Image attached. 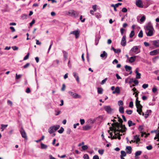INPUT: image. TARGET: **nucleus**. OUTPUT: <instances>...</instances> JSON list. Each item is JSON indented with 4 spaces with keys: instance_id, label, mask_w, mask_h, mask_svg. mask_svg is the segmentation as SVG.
Returning <instances> with one entry per match:
<instances>
[{
    "instance_id": "ea45409f",
    "label": "nucleus",
    "mask_w": 159,
    "mask_h": 159,
    "mask_svg": "<svg viewBox=\"0 0 159 159\" xmlns=\"http://www.w3.org/2000/svg\"><path fill=\"white\" fill-rule=\"evenodd\" d=\"M30 65L29 63H27L25 65L22 67V68L24 69H25L27 68Z\"/></svg>"
},
{
    "instance_id": "de8ad7c7",
    "label": "nucleus",
    "mask_w": 159,
    "mask_h": 159,
    "mask_svg": "<svg viewBox=\"0 0 159 159\" xmlns=\"http://www.w3.org/2000/svg\"><path fill=\"white\" fill-rule=\"evenodd\" d=\"M145 17L144 16H142L141 17V18L140 19V21L141 22H143L145 20Z\"/></svg>"
},
{
    "instance_id": "ddd939ff",
    "label": "nucleus",
    "mask_w": 159,
    "mask_h": 159,
    "mask_svg": "<svg viewBox=\"0 0 159 159\" xmlns=\"http://www.w3.org/2000/svg\"><path fill=\"white\" fill-rule=\"evenodd\" d=\"M126 152L124 151H121L120 152L121 155L120 157L121 159H125L124 157L126 156Z\"/></svg>"
},
{
    "instance_id": "8fccbe9b",
    "label": "nucleus",
    "mask_w": 159,
    "mask_h": 159,
    "mask_svg": "<svg viewBox=\"0 0 159 159\" xmlns=\"http://www.w3.org/2000/svg\"><path fill=\"white\" fill-rule=\"evenodd\" d=\"M83 158L84 159H89V156L87 154H85L83 156Z\"/></svg>"
},
{
    "instance_id": "c756f323",
    "label": "nucleus",
    "mask_w": 159,
    "mask_h": 159,
    "mask_svg": "<svg viewBox=\"0 0 159 159\" xmlns=\"http://www.w3.org/2000/svg\"><path fill=\"white\" fill-rule=\"evenodd\" d=\"M128 123L129 127H130L133 125H135V123H133L132 121L131 120H129Z\"/></svg>"
},
{
    "instance_id": "680f3d73",
    "label": "nucleus",
    "mask_w": 159,
    "mask_h": 159,
    "mask_svg": "<svg viewBox=\"0 0 159 159\" xmlns=\"http://www.w3.org/2000/svg\"><path fill=\"white\" fill-rule=\"evenodd\" d=\"M97 6L96 5H94L93 6L92 8L93 9V10L94 11H95L97 10Z\"/></svg>"
},
{
    "instance_id": "c03bdc74",
    "label": "nucleus",
    "mask_w": 159,
    "mask_h": 159,
    "mask_svg": "<svg viewBox=\"0 0 159 159\" xmlns=\"http://www.w3.org/2000/svg\"><path fill=\"white\" fill-rule=\"evenodd\" d=\"M88 148V147L87 145H85L83 146L82 147V148L83 150H85L86 149H87Z\"/></svg>"
},
{
    "instance_id": "052dcab7",
    "label": "nucleus",
    "mask_w": 159,
    "mask_h": 159,
    "mask_svg": "<svg viewBox=\"0 0 159 159\" xmlns=\"http://www.w3.org/2000/svg\"><path fill=\"white\" fill-rule=\"evenodd\" d=\"M157 89L155 87H154L152 89V91L154 93H155V92H156V91H157Z\"/></svg>"
},
{
    "instance_id": "9d476101",
    "label": "nucleus",
    "mask_w": 159,
    "mask_h": 159,
    "mask_svg": "<svg viewBox=\"0 0 159 159\" xmlns=\"http://www.w3.org/2000/svg\"><path fill=\"white\" fill-rule=\"evenodd\" d=\"M126 37L125 35L123 36L121 42V44L123 46H125L126 44Z\"/></svg>"
},
{
    "instance_id": "4c0bfd02",
    "label": "nucleus",
    "mask_w": 159,
    "mask_h": 159,
    "mask_svg": "<svg viewBox=\"0 0 159 159\" xmlns=\"http://www.w3.org/2000/svg\"><path fill=\"white\" fill-rule=\"evenodd\" d=\"M64 131V129L62 127H61L59 130L58 131V132L60 134H62Z\"/></svg>"
},
{
    "instance_id": "2f4dec72",
    "label": "nucleus",
    "mask_w": 159,
    "mask_h": 159,
    "mask_svg": "<svg viewBox=\"0 0 159 159\" xmlns=\"http://www.w3.org/2000/svg\"><path fill=\"white\" fill-rule=\"evenodd\" d=\"M54 129V131H56L58 129H59L60 127V126L58 125H53L52 126Z\"/></svg>"
},
{
    "instance_id": "7c9ffc66",
    "label": "nucleus",
    "mask_w": 159,
    "mask_h": 159,
    "mask_svg": "<svg viewBox=\"0 0 159 159\" xmlns=\"http://www.w3.org/2000/svg\"><path fill=\"white\" fill-rule=\"evenodd\" d=\"M1 126V129H2V131H3L8 126V125L2 124Z\"/></svg>"
},
{
    "instance_id": "864d4df0",
    "label": "nucleus",
    "mask_w": 159,
    "mask_h": 159,
    "mask_svg": "<svg viewBox=\"0 0 159 159\" xmlns=\"http://www.w3.org/2000/svg\"><path fill=\"white\" fill-rule=\"evenodd\" d=\"M148 87V84H144L142 85V87L144 89L147 88Z\"/></svg>"
},
{
    "instance_id": "37998d69",
    "label": "nucleus",
    "mask_w": 159,
    "mask_h": 159,
    "mask_svg": "<svg viewBox=\"0 0 159 159\" xmlns=\"http://www.w3.org/2000/svg\"><path fill=\"white\" fill-rule=\"evenodd\" d=\"M138 129L139 131L142 133V131L143 129V125H140L138 128Z\"/></svg>"
},
{
    "instance_id": "774afa93",
    "label": "nucleus",
    "mask_w": 159,
    "mask_h": 159,
    "mask_svg": "<svg viewBox=\"0 0 159 159\" xmlns=\"http://www.w3.org/2000/svg\"><path fill=\"white\" fill-rule=\"evenodd\" d=\"M93 159H99V158L98 156L97 155H95L93 156Z\"/></svg>"
},
{
    "instance_id": "4be33fe9",
    "label": "nucleus",
    "mask_w": 159,
    "mask_h": 159,
    "mask_svg": "<svg viewBox=\"0 0 159 159\" xmlns=\"http://www.w3.org/2000/svg\"><path fill=\"white\" fill-rule=\"evenodd\" d=\"M107 53L105 51H103V53L100 55V57H101L104 58L105 57V58H107Z\"/></svg>"
},
{
    "instance_id": "f3484780",
    "label": "nucleus",
    "mask_w": 159,
    "mask_h": 159,
    "mask_svg": "<svg viewBox=\"0 0 159 159\" xmlns=\"http://www.w3.org/2000/svg\"><path fill=\"white\" fill-rule=\"evenodd\" d=\"M153 44L156 47H159V40H154L153 41Z\"/></svg>"
},
{
    "instance_id": "0eeeda50",
    "label": "nucleus",
    "mask_w": 159,
    "mask_h": 159,
    "mask_svg": "<svg viewBox=\"0 0 159 159\" xmlns=\"http://www.w3.org/2000/svg\"><path fill=\"white\" fill-rule=\"evenodd\" d=\"M80 33V31L79 29H77L76 30H75L71 32L70 34L75 35V38L77 39L79 37Z\"/></svg>"
},
{
    "instance_id": "aec40b11",
    "label": "nucleus",
    "mask_w": 159,
    "mask_h": 159,
    "mask_svg": "<svg viewBox=\"0 0 159 159\" xmlns=\"http://www.w3.org/2000/svg\"><path fill=\"white\" fill-rule=\"evenodd\" d=\"M91 128V126L88 125H85L83 127V130L85 131L89 130Z\"/></svg>"
},
{
    "instance_id": "bf43d9fd",
    "label": "nucleus",
    "mask_w": 159,
    "mask_h": 159,
    "mask_svg": "<svg viewBox=\"0 0 159 159\" xmlns=\"http://www.w3.org/2000/svg\"><path fill=\"white\" fill-rule=\"evenodd\" d=\"M83 19L82 16V15H81L80 17V19L81 20V22H84V21L85 20V18H84L83 19Z\"/></svg>"
},
{
    "instance_id": "f8f14e48",
    "label": "nucleus",
    "mask_w": 159,
    "mask_h": 159,
    "mask_svg": "<svg viewBox=\"0 0 159 159\" xmlns=\"http://www.w3.org/2000/svg\"><path fill=\"white\" fill-rule=\"evenodd\" d=\"M159 53V49H157L151 51L150 53L151 55H154L157 54Z\"/></svg>"
},
{
    "instance_id": "13d9d810",
    "label": "nucleus",
    "mask_w": 159,
    "mask_h": 159,
    "mask_svg": "<svg viewBox=\"0 0 159 159\" xmlns=\"http://www.w3.org/2000/svg\"><path fill=\"white\" fill-rule=\"evenodd\" d=\"M25 92L27 93H29L30 92V90L29 88L28 87L26 88L25 90Z\"/></svg>"
},
{
    "instance_id": "9b49d317",
    "label": "nucleus",
    "mask_w": 159,
    "mask_h": 159,
    "mask_svg": "<svg viewBox=\"0 0 159 159\" xmlns=\"http://www.w3.org/2000/svg\"><path fill=\"white\" fill-rule=\"evenodd\" d=\"M69 13L70 15L71 16H77L78 15L79 13L76 11L73 10L69 12Z\"/></svg>"
},
{
    "instance_id": "e2e57ef3",
    "label": "nucleus",
    "mask_w": 159,
    "mask_h": 159,
    "mask_svg": "<svg viewBox=\"0 0 159 159\" xmlns=\"http://www.w3.org/2000/svg\"><path fill=\"white\" fill-rule=\"evenodd\" d=\"M133 106V102L132 101H131L129 102V107H130L132 108Z\"/></svg>"
},
{
    "instance_id": "58836bf2",
    "label": "nucleus",
    "mask_w": 159,
    "mask_h": 159,
    "mask_svg": "<svg viewBox=\"0 0 159 159\" xmlns=\"http://www.w3.org/2000/svg\"><path fill=\"white\" fill-rule=\"evenodd\" d=\"M118 121L120 123H119L120 124V125L122 124L123 121L122 119L119 116H118Z\"/></svg>"
},
{
    "instance_id": "a19ab883",
    "label": "nucleus",
    "mask_w": 159,
    "mask_h": 159,
    "mask_svg": "<svg viewBox=\"0 0 159 159\" xmlns=\"http://www.w3.org/2000/svg\"><path fill=\"white\" fill-rule=\"evenodd\" d=\"M125 112L128 114L130 115L132 113L133 111L131 110H127Z\"/></svg>"
},
{
    "instance_id": "423d86ee",
    "label": "nucleus",
    "mask_w": 159,
    "mask_h": 159,
    "mask_svg": "<svg viewBox=\"0 0 159 159\" xmlns=\"http://www.w3.org/2000/svg\"><path fill=\"white\" fill-rule=\"evenodd\" d=\"M135 104L136 106L137 109H139L142 111L143 106L140 104V101H139L137 99H136Z\"/></svg>"
},
{
    "instance_id": "6e6d98bb",
    "label": "nucleus",
    "mask_w": 159,
    "mask_h": 159,
    "mask_svg": "<svg viewBox=\"0 0 159 159\" xmlns=\"http://www.w3.org/2000/svg\"><path fill=\"white\" fill-rule=\"evenodd\" d=\"M80 124L81 125H83L85 123V120L83 119H80Z\"/></svg>"
},
{
    "instance_id": "a878e982",
    "label": "nucleus",
    "mask_w": 159,
    "mask_h": 159,
    "mask_svg": "<svg viewBox=\"0 0 159 159\" xmlns=\"http://www.w3.org/2000/svg\"><path fill=\"white\" fill-rule=\"evenodd\" d=\"M142 153V152L140 151H137L135 153V159H137L138 158V157H137V156H139Z\"/></svg>"
},
{
    "instance_id": "dca6fc26",
    "label": "nucleus",
    "mask_w": 159,
    "mask_h": 159,
    "mask_svg": "<svg viewBox=\"0 0 159 159\" xmlns=\"http://www.w3.org/2000/svg\"><path fill=\"white\" fill-rule=\"evenodd\" d=\"M138 68H137L135 70V72L136 74V79H140L141 78V74L140 73H139L138 71Z\"/></svg>"
},
{
    "instance_id": "473e14b6",
    "label": "nucleus",
    "mask_w": 159,
    "mask_h": 159,
    "mask_svg": "<svg viewBox=\"0 0 159 159\" xmlns=\"http://www.w3.org/2000/svg\"><path fill=\"white\" fill-rule=\"evenodd\" d=\"M100 38L99 37H96L95 39V44L96 45H97L99 42V41Z\"/></svg>"
},
{
    "instance_id": "412c9836",
    "label": "nucleus",
    "mask_w": 159,
    "mask_h": 159,
    "mask_svg": "<svg viewBox=\"0 0 159 159\" xmlns=\"http://www.w3.org/2000/svg\"><path fill=\"white\" fill-rule=\"evenodd\" d=\"M48 131L50 134H52L55 131L54 130V128L52 126H51L48 129Z\"/></svg>"
},
{
    "instance_id": "3c124183",
    "label": "nucleus",
    "mask_w": 159,
    "mask_h": 159,
    "mask_svg": "<svg viewBox=\"0 0 159 159\" xmlns=\"http://www.w3.org/2000/svg\"><path fill=\"white\" fill-rule=\"evenodd\" d=\"M146 148L148 150H151L152 149V147L151 145H149L147 146Z\"/></svg>"
},
{
    "instance_id": "6e6552de",
    "label": "nucleus",
    "mask_w": 159,
    "mask_h": 159,
    "mask_svg": "<svg viewBox=\"0 0 159 159\" xmlns=\"http://www.w3.org/2000/svg\"><path fill=\"white\" fill-rule=\"evenodd\" d=\"M136 5L139 8H143V5L141 0H138L136 2Z\"/></svg>"
},
{
    "instance_id": "f704fd0d",
    "label": "nucleus",
    "mask_w": 159,
    "mask_h": 159,
    "mask_svg": "<svg viewBox=\"0 0 159 159\" xmlns=\"http://www.w3.org/2000/svg\"><path fill=\"white\" fill-rule=\"evenodd\" d=\"M138 36L140 38H142L143 37V32L142 30H141L138 34Z\"/></svg>"
},
{
    "instance_id": "09e8293b",
    "label": "nucleus",
    "mask_w": 159,
    "mask_h": 159,
    "mask_svg": "<svg viewBox=\"0 0 159 159\" xmlns=\"http://www.w3.org/2000/svg\"><path fill=\"white\" fill-rule=\"evenodd\" d=\"M44 135H43L42 136V138L40 139H39L38 140H36L35 141L38 143L40 141H41L42 140H43V139H44Z\"/></svg>"
},
{
    "instance_id": "5701e85b",
    "label": "nucleus",
    "mask_w": 159,
    "mask_h": 159,
    "mask_svg": "<svg viewBox=\"0 0 159 159\" xmlns=\"http://www.w3.org/2000/svg\"><path fill=\"white\" fill-rule=\"evenodd\" d=\"M73 74L75 78L76 81L79 82V78L77 73L75 72H74L73 73Z\"/></svg>"
},
{
    "instance_id": "393cba45",
    "label": "nucleus",
    "mask_w": 159,
    "mask_h": 159,
    "mask_svg": "<svg viewBox=\"0 0 159 159\" xmlns=\"http://www.w3.org/2000/svg\"><path fill=\"white\" fill-rule=\"evenodd\" d=\"M98 93V94H102L103 91V89L102 88L98 87L97 88Z\"/></svg>"
},
{
    "instance_id": "4468645a",
    "label": "nucleus",
    "mask_w": 159,
    "mask_h": 159,
    "mask_svg": "<svg viewBox=\"0 0 159 159\" xmlns=\"http://www.w3.org/2000/svg\"><path fill=\"white\" fill-rule=\"evenodd\" d=\"M120 93V88L119 87H117L116 88L115 90L113 91L112 92L113 94H115V93H117V94H119Z\"/></svg>"
},
{
    "instance_id": "20e7f679",
    "label": "nucleus",
    "mask_w": 159,
    "mask_h": 159,
    "mask_svg": "<svg viewBox=\"0 0 159 159\" xmlns=\"http://www.w3.org/2000/svg\"><path fill=\"white\" fill-rule=\"evenodd\" d=\"M69 93L74 98H81V96L80 95L76 93H73L71 91H69Z\"/></svg>"
},
{
    "instance_id": "c9c22d12",
    "label": "nucleus",
    "mask_w": 159,
    "mask_h": 159,
    "mask_svg": "<svg viewBox=\"0 0 159 159\" xmlns=\"http://www.w3.org/2000/svg\"><path fill=\"white\" fill-rule=\"evenodd\" d=\"M134 35V30L131 31L130 34H129V37L130 38H132L133 36Z\"/></svg>"
},
{
    "instance_id": "a18cd8bd",
    "label": "nucleus",
    "mask_w": 159,
    "mask_h": 159,
    "mask_svg": "<svg viewBox=\"0 0 159 159\" xmlns=\"http://www.w3.org/2000/svg\"><path fill=\"white\" fill-rule=\"evenodd\" d=\"M29 53H28V54H27V55H26L25 56V57L24 58L23 60H27L29 58Z\"/></svg>"
},
{
    "instance_id": "79ce46f5",
    "label": "nucleus",
    "mask_w": 159,
    "mask_h": 159,
    "mask_svg": "<svg viewBox=\"0 0 159 159\" xmlns=\"http://www.w3.org/2000/svg\"><path fill=\"white\" fill-rule=\"evenodd\" d=\"M22 76V75H18L17 74H16V80H18L20 79L21 76Z\"/></svg>"
},
{
    "instance_id": "603ef678",
    "label": "nucleus",
    "mask_w": 159,
    "mask_h": 159,
    "mask_svg": "<svg viewBox=\"0 0 159 159\" xmlns=\"http://www.w3.org/2000/svg\"><path fill=\"white\" fill-rule=\"evenodd\" d=\"M123 104V102L122 101L120 100L118 101V105L120 106V105H122Z\"/></svg>"
},
{
    "instance_id": "338daca9",
    "label": "nucleus",
    "mask_w": 159,
    "mask_h": 159,
    "mask_svg": "<svg viewBox=\"0 0 159 159\" xmlns=\"http://www.w3.org/2000/svg\"><path fill=\"white\" fill-rule=\"evenodd\" d=\"M10 29L11 30L12 32H14L15 31V30L13 27L11 26L10 27Z\"/></svg>"
},
{
    "instance_id": "f257e3e1",
    "label": "nucleus",
    "mask_w": 159,
    "mask_h": 159,
    "mask_svg": "<svg viewBox=\"0 0 159 159\" xmlns=\"http://www.w3.org/2000/svg\"><path fill=\"white\" fill-rule=\"evenodd\" d=\"M111 125L113 128H112V129H110L112 131L113 130L114 133L116 134V132L123 133L125 132L127 129L125 125H123V124L120 125L118 122L112 123L111 124ZM111 128H112L110 127V129Z\"/></svg>"
},
{
    "instance_id": "69168bd1",
    "label": "nucleus",
    "mask_w": 159,
    "mask_h": 159,
    "mask_svg": "<svg viewBox=\"0 0 159 159\" xmlns=\"http://www.w3.org/2000/svg\"><path fill=\"white\" fill-rule=\"evenodd\" d=\"M134 83L135 85H137L139 84V81L137 80H135L134 81Z\"/></svg>"
},
{
    "instance_id": "7ed1b4c3",
    "label": "nucleus",
    "mask_w": 159,
    "mask_h": 159,
    "mask_svg": "<svg viewBox=\"0 0 159 159\" xmlns=\"http://www.w3.org/2000/svg\"><path fill=\"white\" fill-rule=\"evenodd\" d=\"M139 47H140L139 46H134L131 49L130 51L134 52L136 54L139 53L141 51Z\"/></svg>"
},
{
    "instance_id": "f03ea898",
    "label": "nucleus",
    "mask_w": 159,
    "mask_h": 159,
    "mask_svg": "<svg viewBox=\"0 0 159 159\" xmlns=\"http://www.w3.org/2000/svg\"><path fill=\"white\" fill-rule=\"evenodd\" d=\"M146 33L148 36H151L153 34V31L154 30L152 25L151 22H149L145 29Z\"/></svg>"
},
{
    "instance_id": "e433bc0d",
    "label": "nucleus",
    "mask_w": 159,
    "mask_h": 159,
    "mask_svg": "<svg viewBox=\"0 0 159 159\" xmlns=\"http://www.w3.org/2000/svg\"><path fill=\"white\" fill-rule=\"evenodd\" d=\"M98 152L100 154L102 155L104 153V150L103 149H99L98 150Z\"/></svg>"
},
{
    "instance_id": "cd10ccee",
    "label": "nucleus",
    "mask_w": 159,
    "mask_h": 159,
    "mask_svg": "<svg viewBox=\"0 0 159 159\" xmlns=\"http://www.w3.org/2000/svg\"><path fill=\"white\" fill-rule=\"evenodd\" d=\"M119 111L121 114L124 113V108L122 106H120L119 108Z\"/></svg>"
},
{
    "instance_id": "b1692460",
    "label": "nucleus",
    "mask_w": 159,
    "mask_h": 159,
    "mask_svg": "<svg viewBox=\"0 0 159 159\" xmlns=\"http://www.w3.org/2000/svg\"><path fill=\"white\" fill-rule=\"evenodd\" d=\"M125 68L126 71L128 72H129L132 69V67L131 66L127 65L125 66Z\"/></svg>"
},
{
    "instance_id": "1a4fd4ad",
    "label": "nucleus",
    "mask_w": 159,
    "mask_h": 159,
    "mask_svg": "<svg viewBox=\"0 0 159 159\" xmlns=\"http://www.w3.org/2000/svg\"><path fill=\"white\" fill-rule=\"evenodd\" d=\"M104 108L106 111L109 114L111 113L113 109H112L110 106H107L104 107Z\"/></svg>"
},
{
    "instance_id": "a211bd4d",
    "label": "nucleus",
    "mask_w": 159,
    "mask_h": 159,
    "mask_svg": "<svg viewBox=\"0 0 159 159\" xmlns=\"http://www.w3.org/2000/svg\"><path fill=\"white\" fill-rule=\"evenodd\" d=\"M136 56H134L131 57L129 60V61L130 63L134 62L136 59Z\"/></svg>"
},
{
    "instance_id": "6ab92c4d",
    "label": "nucleus",
    "mask_w": 159,
    "mask_h": 159,
    "mask_svg": "<svg viewBox=\"0 0 159 159\" xmlns=\"http://www.w3.org/2000/svg\"><path fill=\"white\" fill-rule=\"evenodd\" d=\"M139 135H136L134 136V139L136 140V143H138V142L140 141V139L139 138Z\"/></svg>"
},
{
    "instance_id": "c85d7f7f",
    "label": "nucleus",
    "mask_w": 159,
    "mask_h": 159,
    "mask_svg": "<svg viewBox=\"0 0 159 159\" xmlns=\"http://www.w3.org/2000/svg\"><path fill=\"white\" fill-rule=\"evenodd\" d=\"M48 148V146L43 143H41V148L42 149H46Z\"/></svg>"
},
{
    "instance_id": "2eb2a0df",
    "label": "nucleus",
    "mask_w": 159,
    "mask_h": 159,
    "mask_svg": "<svg viewBox=\"0 0 159 159\" xmlns=\"http://www.w3.org/2000/svg\"><path fill=\"white\" fill-rule=\"evenodd\" d=\"M126 152L128 154H131L132 152V148L130 146L126 147Z\"/></svg>"
},
{
    "instance_id": "5fc2aeb1",
    "label": "nucleus",
    "mask_w": 159,
    "mask_h": 159,
    "mask_svg": "<svg viewBox=\"0 0 159 159\" xmlns=\"http://www.w3.org/2000/svg\"><path fill=\"white\" fill-rule=\"evenodd\" d=\"M127 9L126 8L124 7L122 8L121 11L123 12H126L127 11Z\"/></svg>"
},
{
    "instance_id": "bb28decb",
    "label": "nucleus",
    "mask_w": 159,
    "mask_h": 159,
    "mask_svg": "<svg viewBox=\"0 0 159 159\" xmlns=\"http://www.w3.org/2000/svg\"><path fill=\"white\" fill-rule=\"evenodd\" d=\"M62 52L63 53V56L65 60H66L67 57L68 53L67 52L64 50L62 51Z\"/></svg>"
},
{
    "instance_id": "49530a36",
    "label": "nucleus",
    "mask_w": 159,
    "mask_h": 159,
    "mask_svg": "<svg viewBox=\"0 0 159 159\" xmlns=\"http://www.w3.org/2000/svg\"><path fill=\"white\" fill-rule=\"evenodd\" d=\"M53 44V41H51V43H50V44L49 46V48H48V53L51 48V47H52V46Z\"/></svg>"
},
{
    "instance_id": "39448f33",
    "label": "nucleus",
    "mask_w": 159,
    "mask_h": 159,
    "mask_svg": "<svg viewBox=\"0 0 159 159\" xmlns=\"http://www.w3.org/2000/svg\"><path fill=\"white\" fill-rule=\"evenodd\" d=\"M20 131L21 135L22 137L25 138V139L27 140V137L26 135V134L22 127H21V129L20 130Z\"/></svg>"
},
{
    "instance_id": "72a5a7b5",
    "label": "nucleus",
    "mask_w": 159,
    "mask_h": 159,
    "mask_svg": "<svg viewBox=\"0 0 159 159\" xmlns=\"http://www.w3.org/2000/svg\"><path fill=\"white\" fill-rule=\"evenodd\" d=\"M95 16L96 17L98 18H100L101 17V14L98 12L96 13L95 14Z\"/></svg>"
},
{
    "instance_id": "4d7b16f0",
    "label": "nucleus",
    "mask_w": 159,
    "mask_h": 159,
    "mask_svg": "<svg viewBox=\"0 0 159 159\" xmlns=\"http://www.w3.org/2000/svg\"><path fill=\"white\" fill-rule=\"evenodd\" d=\"M35 22V20L34 19H33L31 22L30 23V26H31L32 25L34 24Z\"/></svg>"
},
{
    "instance_id": "0e129e2a",
    "label": "nucleus",
    "mask_w": 159,
    "mask_h": 159,
    "mask_svg": "<svg viewBox=\"0 0 159 159\" xmlns=\"http://www.w3.org/2000/svg\"><path fill=\"white\" fill-rule=\"evenodd\" d=\"M144 44L145 47H148L149 46V44L146 42H144Z\"/></svg>"
}]
</instances>
